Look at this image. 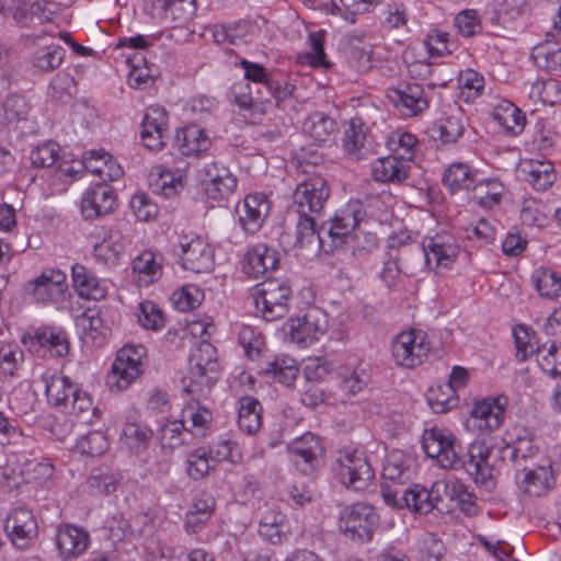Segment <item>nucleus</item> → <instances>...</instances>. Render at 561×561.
Masks as SVG:
<instances>
[{
    "mask_svg": "<svg viewBox=\"0 0 561 561\" xmlns=\"http://www.w3.org/2000/svg\"><path fill=\"white\" fill-rule=\"evenodd\" d=\"M426 265L432 267H447L458 255V247L450 236H436L425 239L422 243Z\"/></svg>",
    "mask_w": 561,
    "mask_h": 561,
    "instance_id": "nucleus-17",
    "label": "nucleus"
},
{
    "mask_svg": "<svg viewBox=\"0 0 561 561\" xmlns=\"http://www.w3.org/2000/svg\"><path fill=\"white\" fill-rule=\"evenodd\" d=\"M533 280L541 297L553 299L561 294V276L556 272L537 270L533 274Z\"/></svg>",
    "mask_w": 561,
    "mask_h": 561,
    "instance_id": "nucleus-43",
    "label": "nucleus"
},
{
    "mask_svg": "<svg viewBox=\"0 0 561 561\" xmlns=\"http://www.w3.org/2000/svg\"><path fill=\"white\" fill-rule=\"evenodd\" d=\"M180 247L179 256L183 268L193 273H208L213 270L214 250L204 239L196 237L187 242H181Z\"/></svg>",
    "mask_w": 561,
    "mask_h": 561,
    "instance_id": "nucleus-12",
    "label": "nucleus"
},
{
    "mask_svg": "<svg viewBox=\"0 0 561 561\" xmlns=\"http://www.w3.org/2000/svg\"><path fill=\"white\" fill-rule=\"evenodd\" d=\"M151 5L152 15L163 20L175 19L176 13L183 10V5H186L188 14L195 11V0H151Z\"/></svg>",
    "mask_w": 561,
    "mask_h": 561,
    "instance_id": "nucleus-46",
    "label": "nucleus"
},
{
    "mask_svg": "<svg viewBox=\"0 0 561 561\" xmlns=\"http://www.w3.org/2000/svg\"><path fill=\"white\" fill-rule=\"evenodd\" d=\"M302 130L314 144H322L331 139L336 123L329 115L316 112L304 122Z\"/></svg>",
    "mask_w": 561,
    "mask_h": 561,
    "instance_id": "nucleus-30",
    "label": "nucleus"
},
{
    "mask_svg": "<svg viewBox=\"0 0 561 561\" xmlns=\"http://www.w3.org/2000/svg\"><path fill=\"white\" fill-rule=\"evenodd\" d=\"M278 262L279 257L275 250L267 248L265 244H257L247 252L243 271L248 276L259 278L275 270Z\"/></svg>",
    "mask_w": 561,
    "mask_h": 561,
    "instance_id": "nucleus-21",
    "label": "nucleus"
},
{
    "mask_svg": "<svg viewBox=\"0 0 561 561\" xmlns=\"http://www.w3.org/2000/svg\"><path fill=\"white\" fill-rule=\"evenodd\" d=\"M138 321L147 330H159L164 325L161 309L149 300L139 304Z\"/></svg>",
    "mask_w": 561,
    "mask_h": 561,
    "instance_id": "nucleus-49",
    "label": "nucleus"
},
{
    "mask_svg": "<svg viewBox=\"0 0 561 561\" xmlns=\"http://www.w3.org/2000/svg\"><path fill=\"white\" fill-rule=\"evenodd\" d=\"M520 176L537 191H546L556 182L552 162L541 160H523L519 163Z\"/></svg>",
    "mask_w": 561,
    "mask_h": 561,
    "instance_id": "nucleus-20",
    "label": "nucleus"
},
{
    "mask_svg": "<svg viewBox=\"0 0 561 561\" xmlns=\"http://www.w3.org/2000/svg\"><path fill=\"white\" fill-rule=\"evenodd\" d=\"M403 507L410 508L420 514H428L433 510L440 513L444 508L440 507L442 497L438 494V484H433L431 490L421 485H414L402 493Z\"/></svg>",
    "mask_w": 561,
    "mask_h": 561,
    "instance_id": "nucleus-19",
    "label": "nucleus"
},
{
    "mask_svg": "<svg viewBox=\"0 0 561 561\" xmlns=\"http://www.w3.org/2000/svg\"><path fill=\"white\" fill-rule=\"evenodd\" d=\"M454 435L446 430L430 428L425 430L422 436V447L425 454L435 458L439 463L440 454H443L451 444Z\"/></svg>",
    "mask_w": 561,
    "mask_h": 561,
    "instance_id": "nucleus-39",
    "label": "nucleus"
},
{
    "mask_svg": "<svg viewBox=\"0 0 561 561\" xmlns=\"http://www.w3.org/2000/svg\"><path fill=\"white\" fill-rule=\"evenodd\" d=\"M425 45L431 57L449 55L455 49V44L449 39V35L439 31H433L430 33L425 41Z\"/></svg>",
    "mask_w": 561,
    "mask_h": 561,
    "instance_id": "nucleus-53",
    "label": "nucleus"
},
{
    "mask_svg": "<svg viewBox=\"0 0 561 561\" xmlns=\"http://www.w3.org/2000/svg\"><path fill=\"white\" fill-rule=\"evenodd\" d=\"M290 295L291 289L286 280L268 277L255 286L253 298L263 318L274 321L287 314Z\"/></svg>",
    "mask_w": 561,
    "mask_h": 561,
    "instance_id": "nucleus-4",
    "label": "nucleus"
},
{
    "mask_svg": "<svg viewBox=\"0 0 561 561\" xmlns=\"http://www.w3.org/2000/svg\"><path fill=\"white\" fill-rule=\"evenodd\" d=\"M216 348L208 342H202L190 356L188 383L185 389L188 393L205 396L215 382L218 363L215 357Z\"/></svg>",
    "mask_w": 561,
    "mask_h": 561,
    "instance_id": "nucleus-2",
    "label": "nucleus"
},
{
    "mask_svg": "<svg viewBox=\"0 0 561 561\" xmlns=\"http://www.w3.org/2000/svg\"><path fill=\"white\" fill-rule=\"evenodd\" d=\"M535 64L543 69L561 71V48L550 45H537L531 53Z\"/></svg>",
    "mask_w": 561,
    "mask_h": 561,
    "instance_id": "nucleus-47",
    "label": "nucleus"
},
{
    "mask_svg": "<svg viewBox=\"0 0 561 561\" xmlns=\"http://www.w3.org/2000/svg\"><path fill=\"white\" fill-rule=\"evenodd\" d=\"M113 188L105 183H98L90 188L81 201V213L85 219H95L114 209Z\"/></svg>",
    "mask_w": 561,
    "mask_h": 561,
    "instance_id": "nucleus-15",
    "label": "nucleus"
},
{
    "mask_svg": "<svg viewBox=\"0 0 561 561\" xmlns=\"http://www.w3.org/2000/svg\"><path fill=\"white\" fill-rule=\"evenodd\" d=\"M330 187L328 181L320 174L304 179L293 193V204L298 216H320L328 203Z\"/></svg>",
    "mask_w": 561,
    "mask_h": 561,
    "instance_id": "nucleus-5",
    "label": "nucleus"
},
{
    "mask_svg": "<svg viewBox=\"0 0 561 561\" xmlns=\"http://www.w3.org/2000/svg\"><path fill=\"white\" fill-rule=\"evenodd\" d=\"M319 216H299L294 231L295 248H306L309 251H319L322 248V239L319 234L317 219Z\"/></svg>",
    "mask_w": 561,
    "mask_h": 561,
    "instance_id": "nucleus-25",
    "label": "nucleus"
},
{
    "mask_svg": "<svg viewBox=\"0 0 561 561\" xmlns=\"http://www.w3.org/2000/svg\"><path fill=\"white\" fill-rule=\"evenodd\" d=\"M22 343L30 352L47 351L54 357H64L69 353V341L65 333L54 332L51 329H42L33 334L22 336Z\"/></svg>",
    "mask_w": 561,
    "mask_h": 561,
    "instance_id": "nucleus-14",
    "label": "nucleus"
},
{
    "mask_svg": "<svg viewBox=\"0 0 561 561\" xmlns=\"http://www.w3.org/2000/svg\"><path fill=\"white\" fill-rule=\"evenodd\" d=\"M378 520L374 506L358 502L343 510L340 528L352 540H370Z\"/></svg>",
    "mask_w": 561,
    "mask_h": 561,
    "instance_id": "nucleus-8",
    "label": "nucleus"
},
{
    "mask_svg": "<svg viewBox=\"0 0 561 561\" xmlns=\"http://www.w3.org/2000/svg\"><path fill=\"white\" fill-rule=\"evenodd\" d=\"M443 182L451 192L469 188L474 183V173L465 163H453L445 171Z\"/></svg>",
    "mask_w": 561,
    "mask_h": 561,
    "instance_id": "nucleus-41",
    "label": "nucleus"
},
{
    "mask_svg": "<svg viewBox=\"0 0 561 561\" xmlns=\"http://www.w3.org/2000/svg\"><path fill=\"white\" fill-rule=\"evenodd\" d=\"M4 530L13 546L25 549L37 536V524L31 511L18 507L8 515Z\"/></svg>",
    "mask_w": 561,
    "mask_h": 561,
    "instance_id": "nucleus-10",
    "label": "nucleus"
},
{
    "mask_svg": "<svg viewBox=\"0 0 561 561\" xmlns=\"http://www.w3.org/2000/svg\"><path fill=\"white\" fill-rule=\"evenodd\" d=\"M204 294L196 286H184L172 295V300L180 311H190L197 308Z\"/></svg>",
    "mask_w": 561,
    "mask_h": 561,
    "instance_id": "nucleus-50",
    "label": "nucleus"
},
{
    "mask_svg": "<svg viewBox=\"0 0 561 561\" xmlns=\"http://www.w3.org/2000/svg\"><path fill=\"white\" fill-rule=\"evenodd\" d=\"M524 478L517 482L518 488L531 496H540L550 488L551 472L545 467L533 469L528 467L524 471Z\"/></svg>",
    "mask_w": 561,
    "mask_h": 561,
    "instance_id": "nucleus-36",
    "label": "nucleus"
},
{
    "mask_svg": "<svg viewBox=\"0 0 561 561\" xmlns=\"http://www.w3.org/2000/svg\"><path fill=\"white\" fill-rule=\"evenodd\" d=\"M168 133V113L159 105L147 108L141 124L140 138L149 150H161L165 146Z\"/></svg>",
    "mask_w": 561,
    "mask_h": 561,
    "instance_id": "nucleus-11",
    "label": "nucleus"
},
{
    "mask_svg": "<svg viewBox=\"0 0 561 561\" xmlns=\"http://www.w3.org/2000/svg\"><path fill=\"white\" fill-rule=\"evenodd\" d=\"M131 270L139 283L149 285L161 277L162 262L157 260L153 252L146 250L134 259Z\"/></svg>",
    "mask_w": 561,
    "mask_h": 561,
    "instance_id": "nucleus-33",
    "label": "nucleus"
},
{
    "mask_svg": "<svg viewBox=\"0 0 561 561\" xmlns=\"http://www.w3.org/2000/svg\"><path fill=\"white\" fill-rule=\"evenodd\" d=\"M64 59V49L59 46L47 47L37 54L34 66L42 71H50L58 68Z\"/></svg>",
    "mask_w": 561,
    "mask_h": 561,
    "instance_id": "nucleus-57",
    "label": "nucleus"
},
{
    "mask_svg": "<svg viewBox=\"0 0 561 561\" xmlns=\"http://www.w3.org/2000/svg\"><path fill=\"white\" fill-rule=\"evenodd\" d=\"M71 271L73 286L80 297L100 300L105 296V288L101 286L99 279L85 266L75 264Z\"/></svg>",
    "mask_w": 561,
    "mask_h": 561,
    "instance_id": "nucleus-28",
    "label": "nucleus"
},
{
    "mask_svg": "<svg viewBox=\"0 0 561 561\" xmlns=\"http://www.w3.org/2000/svg\"><path fill=\"white\" fill-rule=\"evenodd\" d=\"M24 358L23 352L18 346L3 345L0 347V378H12Z\"/></svg>",
    "mask_w": 561,
    "mask_h": 561,
    "instance_id": "nucleus-48",
    "label": "nucleus"
},
{
    "mask_svg": "<svg viewBox=\"0 0 561 561\" xmlns=\"http://www.w3.org/2000/svg\"><path fill=\"white\" fill-rule=\"evenodd\" d=\"M175 142L184 156H199L211 146L208 136L197 125L179 129L175 135Z\"/></svg>",
    "mask_w": 561,
    "mask_h": 561,
    "instance_id": "nucleus-24",
    "label": "nucleus"
},
{
    "mask_svg": "<svg viewBox=\"0 0 561 561\" xmlns=\"http://www.w3.org/2000/svg\"><path fill=\"white\" fill-rule=\"evenodd\" d=\"M270 208V201L265 195H247L236 206V214L241 228L248 233H255L262 227Z\"/></svg>",
    "mask_w": 561,
    "mask_h": 561,
    "instance_id": "nucleus-13",
    "label": "nucleus"
},
{
    "mask_svg": "<svg viewBox=\"0 0 561 561\" xmlns=\"http://www.w3.org/2000/svg\"><path fill=\"white\" fill-rule=\"evenodd\" d=\"M320 449L319 440L310 433L297 438L288 446L289 453L295 456L294 462L297 467L300 466L301 461L311 467L313 461L317 460Z\"/></svg>",
    "mask_w": 561,
    "mask_h": 561,
    "instance_id": "nucleus-37",
    "label": "nucleus"
},
{
    "mask_svg": "<svg viewBox=\"0 0 561 561\" xmlns=\"http://www.w3.org/2000/svg\"><path fill=\"white\" fill-rule=\"evenodd\" d=\"M540 368L552 378L561 376V345L552 344L548 353L538 360Z\"/></svg>",
    "mask_w": 561,
    "mask_h": 561,
    "instance_id": "nucleus-61",
    "label": "nucleus"
},
{
    "mask_svg": "<svg viewBox=\"0 0 561 561\" xmlns=\"http://www.w3.org/2000/svg\"><path fill=\"white\" fill-rule=\"evenodd\" d=\"M205 173L207 176L205 193L208 198L221 201L234 192L237 179L228 168L217 162H211L206 165Z\"/></svg>",
    "mask_w": 561,
    "mask_h": 561,
    "instance_id": "nucleus-16",
    "label": "nucleus"
},
{
    "mask_svg": "<svg viewBox=\"0 0 561 561\" xmlns=\"http://www.w3.org/2000/svg\"><path fill=\"white\" fill-rule=\"evenodd\" d=\"M350 62L360 72H366L371 68L373 45L365 42L362 37H351L348 41Z\"/></svg>",
    "mask_w": 561,
    "mask_h": 561,
    "instance_id": "nucleus-42",
    "label": "nucleus"
},
{
    "mask_svg": "<svg viewBox=\"0 0 561 561\" xmlns=\"http://www.w3.org/2000/svg\"><path fill=\"white\" fill-rule=\"evenodd\" d=\"M426 334L421 330L399 333L392 341L391 352L397 365L414 368L423 363L430 353Z\"/></svg>",
    "mask_w": 561,
    "mask_h": 561,
    "instance_id": "nucleus-7",
    "label": "nucleus"
},
{
    "mask_svg": "<svg viewBox=\"0 0 561 561\" xmlns=\"http://www.w3.org/2000/svg\"><path fill=\"white\" fill-rule=\"evenodd\" d=\"M538 448L533 445L531 439L517 438L514 445H506L502 449V458L512 462L516 472L525 471L529 467V462L537 455Z\"/></svg>",
    "mask_w": 561,
    "mask_h": 561,
    "instance_id": "nucleus-31",
    "label": "nucleus"
},
{
    "mask_svg": "<svg viewBox=\"0 0 561 561\" xmlns=\"http://www.w3.org/2000/svg\"><path fill=\"white\" fill-rule=\"evenodd\" d=\"M264 373L274 381L290 386L297 379L299 368L295 359L290 357H276L273 362L267 363Z\"/></svg>",
    "mask_w": 561,
    "mask_h": 561,
    "instance_id": "nucleus-40",
    "label": "nucleus"
},
{
    "mask_svg": "<svg viewBox=\"0 0 561 561\" xmlns=\"http://www.w3.org/2000/svg\"><path fill=\"white\" fill-rule=\"evenodd\" d=\"M364 139L365 133L362 129V121L359 118H352L343 138L345 150L354 152L363 146Z\"/></svg>",
    "mask_w": 561,
    "mask_h": 561,
    "instance_id": "nucleus-60",
    "label": "nucleus"
},
{
    "mask_svg": "<svg viewBox=\"0 0 561 561\" xmlns=\"http://www.w3.org/2000/svg\"><path fill=\"white\" fill-rule=\"evenodd\" d=\"M159 439L162 448L173 450L182 445L192 444V431L181 420L169 422L160 428Z\"/></svg>",
    "mask_w": 561,
    "mask_h": 561,
    "instance_id": "nucleus-35",
    "label": "nucleus"
},
{
    "mask_svg": "<svg viewBox=\"0 0 561 561\" xmlns=\"http://www.w3.org/2000/svg\"><path fill=\"white\" fill-rule=\"evenodd\" d=\"M327 331V321L320 320L314 313H307L302 318L291 320L290 335L293 341L307 345Z\"/></svg>",
    "mask_w": 561,
    "mask_h": 561,
    "instance_id": "nucleus-26",
    "label": "nucleus"
},
{
    "mask_svg": "<svg viewBox=\"0 0 561 561\" xmlns=\"http://www.w3.org/2000/svg\"><path fill=\"white\" fill-rule=\"evenodd\" d=\"M411 167L403 158L388 156L377 159L373 165V176L381 183H401L410 171Z\"/></svg>",
    "mask_w": 561,
    "mask_h": 561,
    "instance_id": "nucleus-22",
    "label": "nucleus"
},
{
    "mask_svg": "<svg viewBox=\"0 0 561 561\" xmlns=\"http://www.w3.org/2000/svg\"><path fill=\"white\" fill-rule=\"evenodd\" d=\"M445 489L449 499L456 501L460 511L467 516L472 517L478 514V505L473 500L474 496L463 483L455 481L446 484Z\"/></svg>",
    "mask_w": 561,
    "mask_h": 561,
    "instance_id": "nucleus-45",
    "label": "nucleus"
},
{
    "mask_svg": "<svg viewBox=\"0 0 561 561\" xmlns=\"http://www.w3.org/2000/svg\"><path fill=\"white\" fill-rule=\"evenodd\" d=\"M391 99L405 116L417 115L428 106L423 89L419 84H408L404 89L393 90Z\"/></svg>",
    "mask_w": 561,
    "mask_h": 561,
    "instance_id": "nucleus-23",
    "label": "nucleus"
},
{
    "mask_svg": "<svg viewBox=\"0 0 561 561\" xmlns=\"http://www.w3.org/2000/svg\"><path fill=\"white\" fill-rule=\"evenodd\" d=\"M56 547L64 561H72L81 557L90 546V535L83 527L64 523L56 529Z\"/></svg>",
    "mask_w": 561,
    "mask_h": 561,
    "instance_id": "nucleus-9",
    "label": "nucleus"
},
{
    "mask_svg": "<svg viewBox=\"0 0 561 561\" xmlns=\"http://www.w3.org/2000/svg\"><path fill=\"white\" fill-rule=\"evenodd\" d=\"M463 115L460 111L444 116L430 128L431 138L440 140L442 145H451L463 135Z\"/></svg>",
    "mask_w": 561,
    "mask_h": 561,
    "instance_id": "nucleus-27",
    "label": "nucleus"
},
{
    "mask_svg": "<svg viewBox=\"0 0 561 561\" xmlns=\"http://www.w3.org/2000/svg\"><path fill=\"white\" fill-rule=\"evenodd\" d=\"M490 448L482 442H474L465 451L454 436L448 448L440 454L439 466L445 469H465L476 483L489 485L493 477V468L488 463Z\"/></svg>",
    "mask_w": 561,
    "mask_h": 561,
    "instance_id": "nucleus-1",
    "label": "nucleus"
},
{
    "mask_svg": "<svg viewBox=\"0 0 561 561\" xmlns=\"http://www.w3.org/2000/svg\"><path fill=\"white\" fill-rule=\"evenodd\" d=\"M146 357L142 345H125L116 356L112 370L107 377L111 389L124 390L141 375V367Z\"/></svg>",
    "mask_w": 561,
    "mask_h": 561,
    "instance_id": "nucleus-6",
    "label": "nucleus"
},
{
    "mask_svg": "<svg viewBox=\"0 0 561 561\" xmlns=\"http://www.w3.org/2000/svg\"><path fill=\"white\" fill-rule=\"evenodd\" d=\"M123 436L130 448H138L141 445H147L152 437V431L146 425L127 422L123 427Z\"/></svg>",
    "mask_w": 561,
    "mask_h": 561,
    "instance_id": "nucleus-54",
    "label": "nucleus"
},
{
    "mask_svg": "<svg viewBox=\"0 0 561 561\" xmlns=\"http://www.w3.org/2000/svg\"><path fill=\"white\" fill-rule=\"evenodd\" d=\"M516 344V356L519 360H526L534 353L539 352L537 343L534 342V336H530L527 327L518 324L513 331Z\"/></svg>",
    "mask_w": 561,
    "mask_h": 561,
    "instance_id": "nucleus-51",
    "label": "nucleus"
},
{
    "mask_svg": "<svg viewBox=\"0 0 561 561\" xmlns=\"http://www.w3.org/2000/svg\"><path fill=\"white\" fill-rule=\"evenodd\" d=\"M81 448L91 456H101L107 449V439L102 432L93 431L81 440Z\"/></svg>",
    "mask_w": 561,
    "mask_h": 561,
    "instance_id": "nucleus-63",
    "label": "nucleus"
},
{
    "mask_svg": "<svg viewBox=\"0 0 561 561\" xmlns=\"http://www.w3.org/2000/svg\"><path fill=\"white\" fill-rule=\"evenodd\" d=\"M333 470L342 484L355 491L366 490L375 478L374 468L365 454L358 450L340 451Z\"/></svg>",
    "mask_w": 561,
    "mask_h": 561,
    "instance_id": "nucleus-3",
    "label": "nucleus"
},
{
    "mask_svg": "<svg viewBox=\"0 0 561 561\" xmlns=\"http://www.w3.org/2000/svg\"><path fill=\"white\" fill-rule=\"evenodd\" d=\"M30 106L24 96L9 95L0 108V127L16 124L27 118Z\"/></svg>",
    "mask_w": 561,
    "mask_h": 561,
    "instance_id": "nucleus-38",
    "label": "nucleus"
},
{
    "mask_svg": "<svg viewBox=\"0 0 561 561\" xmlns=\"http://www.w3.org/2000/svg\"><path fill=\"white\" fill-rule=\"evenodd\" d=\"M367 385L364 371L358 373L356 370L347 371L343 375L340 389L342 392L350 397L360 392Z\"/></svg>",
    "mask_w": 561,
    "mask_h": 561,
    "instance_id": "nucleus-62",
    "label": "nucleus"
},
{
    "mask_svg": "<svg viewBox=\"0 0 561 561\" xmlns=\"http://www.w3.org/2000/svg\"><path fill=\"white\" fill-rule=\"evenodd\" d=\"M427 402L435 413H445L457 405L458 398L456 392H444L439 388L438 390L430 391Z\"/></svg>",
    "mask_w": 561,
    "mask_h": 561,
    "instance_id": "nucleus-58",
    "label": "nucleus"
},
{
    "mask_svg": "<svg viewBox=\"0 0 561 561\" xmlns=\"http://www.w3.org/2000/svg\"><path fill=\"white\" fill-rule=\"evenodd\" d=\"M262 405L260 401L252 397H242L240 399L238 426L239 430L248 435L255 434L262 425Z\"/></svg>",
    "mask_w": 561,
    "mask_h": 561,
    "instance_id": "nucleus-32",
    "label": "nucleus"
},
{
    "mask_svg": "<svg viewBox=\"0 0 561 561\" xmlns=\"http://www.w3.org/2000/svg\"><path fill=\"white\" fill-rule=\"evenodd\" d=\"M48 402L56 408L68 409L77 387L67 376L53 375L45 379Z\"/></svg>",
    "mask_w": 561,
    "mask_h": 561,
    "instance_id": "nucleus-29",
    "label": "nucleus"
},
{
    "mask_svg": "<svg viewBox=\"0 0 561 561\" xmlns=\"http://www.w3.org/2000/svg\"><path fill=\"white\" fill-rule=\"evenodd\" d=\"M492 116L507 133L514 135L522 131L525 124L522 111L513 104L496 108Z\"/></svg>",
    "mask_w": 561,
    "mask_h": 561,
    "instance_id": "nucleus-44",
    "label": "nucleus"
},
{
    "mask_svg": "<svg viewBox=\"0 0 561 561\" xmlns=\"http://www.w3.org/2000/svg\"><path fill=\"white\" fill-rule=\"evenodd\" d=\"M209 469L210 467L205 451L198 449L188 455L186 470L192 479L199 480L204 478Z\"/></svg>",
    "mask_w": 561,
    "mask_h": 561,
    "instance_id": "nucleus-59",
    "label": "nucleus"
},
{
    "mask_svg": "<svg viewBox=\"0 0 561 561\" xmlns=\"http://www.w3.org/2000/svg\"><path fill=\"white\" fill-rule=\"evenodd\" d=\"M213 420V413L206 407H201L197 402L187 403L182 410L181 422L187 425L192 431V438L205 436L208 426Z\"/></svg>",
    "mask_w": 561,
    "mask_h": 561,
    "instance_id": "nucleus-34",
    "label": "nucleus"
},
{
    "mask_svg": "<svg viewBox=\"0 0 561 561\" xmlns=\"http://www.w3.org/2000/svg\"><path fill=\"white\" fill-rule=\"evenodd\" d=\"M408 470L409 467L401 457L391 455L383 466L382 477L393 482H401Z\"/></svg>",
    "mask_w": 561,
    "mask_h": 561,
    "instance_id": "nucleus-64",
    "label": "nucleus"
},
{
    "mask_svg": "<svg viewBox=\"0 0 561 561\" xmlns=\"http://www.w3.org/2000/svg\"><path fill=\"white\" fill-rule=\"evenodd\" d=\"M506 405L507 398L504 396L483 399L476 402L470 416L479 422L477 426L480 430L493 431L502 425Z\"/></svg>",
    "mask_w": 561,
    "mask_h": 561,
    "instance_id": "nucleus-18",
    "label": "nucleus"
},
{
    "mask_svg": "<svg viewBox=\"0 0 561 561\" xmlns=\"http://www.w3.org/2000/svg\"><path fill=\"white\" fill-rule=\"evenodd\" d=\"M455 25L465 37H471L481 30L479 14L473 9H467L458 13L455 18Z\"/></svg>",
    "mask_w": 561,
    "mask_h": 561,
    "instance_id": "nucleus-55",
    "label": "nucleus"
},
{
    "mask_svg": "<svg viewBox=\"0 0 561 561\" xmlns=\"http://www.w3.org/2000/svg\"><path fill=\"white\" fill-rule=\"evenodd\" d=\"M59 157V146L55 141H47L37 146L31 152V162L37 168L51 167Z\"/></svg>",
    "mask_w": 561,
    "mask_h": 561,
    "instance_id": "nucleus-52",
    "label": "nucleus"
},
{
    "mask_svg": "<svg viewBox=\"0 0 561 561\" xmlns=\"http://www.w3.org/2000/svg\"><path fill=\"white\" fill-rule=\"evenodd\" d=\"M130 207L135 216L142 221L154 218L158 214L156 203L145 193L135 194L130 201Z\"/></svg>",
    "mask_w": 561,
    "mask_h": 561,
    "instance_id": "nucleus-56",
    "label": "nucleus"
}]
</instances>
